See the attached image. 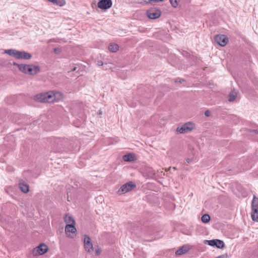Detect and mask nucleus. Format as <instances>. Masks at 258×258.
<instances>
[{"mask_svg":"<svg viewBox=\"0 0 258 258\" xmlns=\"http://www.w3.org/2000/svg\"><path fill=\"white\" fill-rule=\"evenodd\" d=\"M191 161V159H189V158H187L186 159V162L187 163H190V162Z\"/></svg>","mask_w":258,"mask_h":258,"instance_id":"c85d7f7f","label":"nucleus"},{"mask_svg":"<svg viewBox=\"0 0 258 258\" xmlns=\"http://www.w3.org/2000/svg\"><path fill=\"white\" fill-rule=\"evenodd\" d=\"M136 187V184L132 181H129L123 184L117 191V194L121 195L125 194Z\"/></svg>","mask_w":258,"mask_h":258,"instance_id":"20e7f679","label":"nucleus"},{"mask_svg":"<svg viewBox=\"0 0 258 258\" xmlns=\"http://www.w3.org/2000/svg\"><path fill=\"white\" fill-rule=\"evenodd\" d=\"M49 2L53 3V4H57V0H48Z\"/></svg>","mask_w":258,"mask_h":258,"instance_id":"cd10ccee","label":"nucleus"},{"mask_svg":"<svg viewBox=\"0 0 258 258\" xmlns=\"http://www.w3.org/2000/svg\"><path fill=\"white\" fill-rule=\"evenodd\" d=\"M61 51L60 49L59 48H55L54 49V52L56 54H58Z\"/></svg>","mask_w":258,"mask_h":258,"instance_id":"5701e85b","label":"nucleus"},{"mask_svg":"<svg viewBox=\"0 0 258 258\" xmlns=\"http://www.w3.org/2000/svg\"><path fill=\"white\" fill-rule=\"evenodd\" d=\"M84 247L86 251L91 252L93 250V244L91 242L90 238L85 235L84 238Z\"/></svg>","mask_w":258,"mask_h":258,"instance_id":"9d476101","label":"nucleus"},{"mask_svg":"<svg viewBox=\"0 0 258 258\" xmlns=\"http://www.w3.org/2000/svg\"><path fill=\"white\" fill-rule=\"evenodd\" d=\"M202 221L204 223H207L210 220V217L208 214H204L201 218Z\"/></svg>","mask_w":258,"mask_h":258,"instance_id":"412c9836","label":"nucleus"},{"mask_svg":"<svg viewBox=\"0 0 258 258\" xmlns=\"http://www.w3.org/2000/svg\"><path fill=\"white\" fill-rule=\"evenodd\" d=\"M51 42H55V41L54 40V39H50L48 41L49 43Z\"/></svg>","mask_w":258,"mask_h":258,"instance_id":"2f4dec72","label":"nucleus"},{"mask_svg":"<svg viewBox=\"0 0 258 258\" xmlns=\"http://www.w3.org/2000/svg\"><path fill=\"white\" fill-rule=\"evenodd\" d=\"M211 114V112L209 110H206L205 112V116L208 117Z\"/></svg>","mask_w":258,"mask_h":258,"instance_id":"a878e982","label":"nucleus"},{"mask_svg":"<svg viewBox=\"0 0 258 258\" xmlns=\"http://www.w3.org/2000/svg\"><path fill=\"white\" fill-rule=\"evenodd\" d=\"M179 1V0H170L171 5L174 8L177 6Z\"/></svg>","mask_w":258,"mask_h":258,"instance_id":"4be33fe9","label":"nucleus"},{"mask_svg":"<svg viewBox=\"0 0 258 258\" xmlns=\"http://www.w3.org/2000/svg\"><path fill=\"white\" fill-rule=\"evenodd\" d=\"M173 169H174V170H176V169H176V167H174L173 168Z\"/></svg>","mask_w":258,"mask_h":258,"instance_id":"f704fd0d","label":"nucleus"},{"mask_svg":"<svg viewBox=\"0 0 258 258\" xmlns=\"http://www.w3.org/2000/svg\"><path fill=\"white\" fill-rule=\"evenodd\" d=\"M75 224H67L65 227V232L66 234H68V232H71L72 233H75L77 231V229L75 227Z\"/></svg>","mask_w":258,"mask_h":258,"instance_id":"4468645a","label":"nucleus"},{"mask_svg":"<svg viewBox=\"0 0 258 258\" xmlns=\"http://www.w3.org/2000/svg\"><path fill=\"white\" fill-rule=\"evenodd\" d=\"M147 14L149 18L155 19L160 16L161 12L159 10L151 9L147 11Z\"/></svg>","mask_w":258,"mask_h":258,"instance_id":"9b49d317","label":"nucleus"},{"mask_svg":"<svg viewBox=\"0 0 258 258\" xmlns=\"http://www.w3.org/2000/svg\"><path fill=\"white\" fill-rule=\"evenodd\" d=\"M171 167H169V168L168 169V170H167V171H170V170L171 169Z\"/></svg>","mask_w":258,"mask_h":258,"instance_id":"473e14b6","label":"nucleus"},{"mask_svg":"<svg viewBox=\"0 0 258 258\" xmlns=\"http://www.w3.org/2000/svg\"><path fill=\"white\" fill-rule=\"evenodd\" d=\"M19 186L21 190L24 193H27L29 190V187L26 181L23 180H20L19 182Z\"/></svg>","mask_w":258,"mask_h":258,"instance_id":"ddd939ff","label":"nucleus"},{"mask_svg":"<svg viewBox=\"0 0 258 258\" xmlns=\"http://www.w3.org/2000/svg\"><path fill=\"white\" fill-rule=\"evenodd\" d=\"M237 95V92L235 90L231 91L229 94L228 100L230 102L233 101L236 99Z\"/></svg>","mask_w":258,"mask_h":258,"instance_id":"a211bd4d","label":"nucleus"},{"mask_svg":"<svg viewBox=\"0 0 258 258\" xmlns=\"http://www.w3.org/2000/svg\"><path fill=\"white\" fill-rule=\"evenodd\" d=\"M61 96L59 92H48L36 95L35 99L41 102H53L57 101Z\"/></svg>","mask_w":258,"mask_h":258,"instance_id":"f257e3e1","label":"nucleus"},{"mask_svg":"<svg viewBox=\"0 0 258 258\" xmlns=\"http://www.w3.org/2000/svg\"><path fill=\"white\" fill-rule=\"evenodd\" d=\"M29 66V64H20L18 66V69L21 72L26 74Z\"/></svg>","mask_w":258,"mask_h":258,"instance_id":"f3484780","label":"nucleus"},{"mask_svg":"<svg viewBox=\"0 0 258 258\" xmlns=\"http://www.w3.org/2000/svg\"><path fill=\"white\" fill-rule=\"evenodd\" d=\"M47 250L48 247L47 245L45 244L41 243L33 249L32 253L35 256L42 255L46 252Z\"/></svg>","mask_w":258,"mask_h":258,"instance_id":"423d86ee","label":"nucleus"},{"mask_svg":"<svg viewBox=\"0 0 258 258\" xmlns=\"http://www.w3.org/2000/svg\"><path fill=\"white\" fill-rule=\"evenodd\" d=\"M123 159L125 161L131 162L134 160V155L132 154H127L123 156Z\"/></svg>","mask_w":258,"mask_h":258,"instance_id":"6ab92c4d","label":"nucleus"},{"mask_svg":"<svg viewBox=\"0 0 258 258\" xmlns=\"http://www.w3.org/2000/svg\"><path fill=\"white\" fill-rule=\"evenodd\" d=\"M64 221L67 224H75V221L73 218L68 215H66L64 216Z\"/></svg>","mask_w":258,"mask_h":258,"instance_id":"2eb2a0df","label":"nucleus"},{"mask_svg":"<svg viewBox=\"0 0 258 258\" xmlns=\"http://www.w3.org/2000/svg\"><path fill=\"white\" fill-rule=\"evenodd\" d=\"M97 66H103V61H101V60H98V61H97Z\"/></svg>","mask_w":258,"mask_h":258,"instance_id":"393cba45","label":"nucleus"},{"mask_svg":"<svg viewBox=\"0 0 258 258\" xmlns=\"http://www.w3.org/2000/svg\"><path fill=\"white\" fill-rule=\"evenodd\" d=\"M183 80H180V81H179V83H181V82H183Z\"/></svg>","mask_w":258,"mask_h":258,"instance_id":"72a5a7b5","label":"nucleus"},{"mask_svg":"<svg viewBox=\"0 0 258 258\" xmlns=\"http://www.w3.org/2000/svg\"><path fill=\"white\" fill-rule=\"evenodd\" d=\"M163 0H151V2H162Z\"/></svg>","mask_w":258,"mask_h":258,"instance_id":"7c9ffc66","label":"nucleus"},{"mask_svg":"<svg viewBox=\"0 0 258 258\" xmlns=\"http://www.w3.org/2000/svg\"><path fill=\"white\" fill-rule=\"evenodd\" d=\"M101 250L100 249H98L96 250V254L97 255H99L101 253Z\"/></svg>","mask_w":258,"mask_h":258,"instance_id":"bb28decb","label":"nucleus"},{"mask_svg":"<svg viewBox=\"0 0 258 258\" xmlns=\"http://www.w3.org/2000/svg\"><path fill=\"white\" fill-rule=\"evenodd\" d=\"M195 127L194 123L188 122L183 124L181 127H178L176 131L180 134L186 133L191 132Z\"/></svg>","mask_w":258,"mask_h":258,"instance_id":"39448f33","label":"nucleus"},{"mask_svg":"<svg viewBox=\"0 0 258 258\" xmlns=\"http://www.w3.org/2000/svg\"><path fill=\"white\" fill-rule=\"evenodd\" d=\"M13 65H14V66H17V67L18 68V66H19V65H20V64H18L17 63H16V62H14L13 63Z\"/></svg>","mask_w":258,"mask_h":258,"instance_id":"c756f323","label":"nucleus"},{"mask_svg":"<svg viewBox=\"0 0 258 258\" xmlns=\"http://www.w3.org/2000/svg\"><path fill=\"white\" fill-rule=\"evenodd\" d=\"M118 45L115 43H111L108 46L109 50L112 52H116L118 50Z\"/></svg>","mask_w":258,"mask_h":258,"instance_id":"dca6fc26","label":"nucleus"},{"mask_svg":"<svg viewBox=\"0 0 258 258\" xmlns=\"http://www.w3.org/2000/svg\"><path fill=\"white\" fill-rule=\"evenodd\" d=\"M111 0H99L97 4L98 7L101 10H107L112 6Z\"/></svg>","mask_w":258,"mask_h":258,"instance_id":"0eeeda50","label":"nucleus"},{"mask_svg":"<svg viewBox=\"0 0 258 258\" xmlns=\"http://www.w3.org/2000/svg\"><path fill=\"white\" fill-rule=\"evenodd\" d=\"M188 251V249L186 247L183 246L179 249H178L176 252L175 253L176 255H181L186 253Z\"/></svg>","mask_w":258,"mask_h":258,"instance_id":"aec40b11","label":"nucleus"},{"mask_svg":"<svg viewBox=\"0 0 258 258\" xmlns=\"http://www.w3.org/2000/svg\"><path fill=\"white\" fill-rule=\"evenodd\" d=\"M215 41L219 45L224 46L227 44L228 39L224 35H217L215 36Z\"/></svg>","mask_w":258,"mask_h":258,"instance_id":"1a4fd4ad","label":"nucleus"},{"mask_svg":"<svg viewBox=\"0 0 258 258\" xmlns=\"http://www.w3.org/2000/svg\"><path fill=\"white\" fill-rule=\"evenodd\" d=\"M205 243L212 246H216L218 248H222L225 246L224 242L219 239H213L210 240H206Z\"/></svg>","mask_w":258,"mask_h":258,"instance_id":"6e6552de","label":"nucleus"},{"mask_svg":"<svg viewBox=\"0 0 258 258\" xmlns=\"http://www.w3.org/2000/svg\"><path fill=\"white\" fill-rule=\"evenodd\" d=\"M73 70L74 71L76 70V68H75Z\"/></svg>","mask_w":258,"mask_h":258,"instance_id":"c9c22d12","label":"nucleus"},{"mask_svg":"<svg viewBox=\"0 0 258 258\" xmlns=\"http://www.w3.org/2000/svg\"><path fill=\"white\" fill-rule=\"evenodd\" d=\"M251 217L252 221L258 222V198L254 196L251 202Z\"/></svg>","mask_w":258,"mask_h":258,"instance_id":"7ed1b4c3","label":"nucleus"},{"mask_svg":"<svg viewBox=\"0 0 258 258\" xmlns=\"http://www.w3.org/2000/svg\"><path fill=\"white\" fill-rule=\"evenodd\" d=\"M4 53L18 59L29 60L32 57L31 53L28 52L14 49L5 50Z\"/></svg>","mask_w":258,"mask_h":258,"instance_id":"f03ea898","label":"nucleus"},{"mask_svg":"<svg viewBox=\"0 0 258 258\" xmlns=\"http://www.w3.org/2000/svg\"><path fill=\"white\" fill-rule=\"evenodd\" d=\"M40 72V68L38 66L29 64L27 69V74L29 75H35Z\"/></svg>","mask_w":258,"mask_h":258,"instance_id":"f8f14e48","label":"nucleus"},{"mask_svg":"<svg viewBox=\"0 0 258 258\" xmlns=\"http://www.w3.org/2000/svg\"><path fill=\"white\" fill-rule=\"evenodd\" d=\"M227 254H222V255H220L218 256H217L215 258H227Z\"/></svg>","mask_w":258,"mask_h":258,"instance_id":"b1692460","label":"nucleus"}]
</instances>
